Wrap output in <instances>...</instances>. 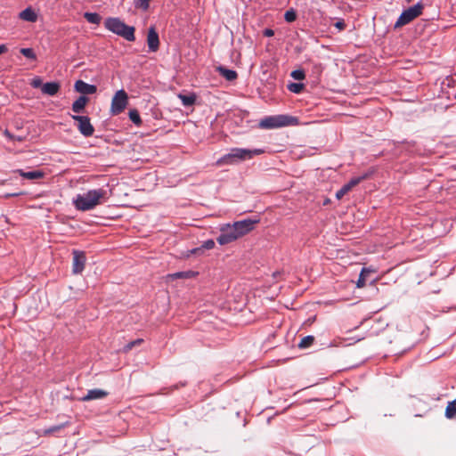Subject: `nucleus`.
Masks as SVG:
<instances>
[{"mask_svg": "<svg viewBox=\"0 0 456 456\" xmlns=\"http://www.w3.org/2000/svg\"><path fill=\"white\" fill-rule=\"evenodd\" d=\"M264 152L265 151L262 149L249 150L244 148H232L228 153L223 155L216 160V165L217 167L238 165Z\"/></svg>", "mask_w": 456, "mask_h": 456, "instance_id": "f257e3e1", "label": "nucleus"}, {"mask_svg": "<svg viewBox=\"0 0 456 456\" xmlns=\"http://www.w3.org/2000/svg\"><path fill=\"white\" fill-rule=\"evenodd\" d=\"M106 196L107 191L103 189L89 190L84 194H77L73 204L77 210L88 211L102 204Z\"/></svg>", "mask_w": 456, "mask_h": 456, "instance_id": "f03ea898", "label": "nucleus"}, {"mask_svg": "<svg viewBox=\"0 0 456 456\" xmlns=\"http://www.w3.org/2000/svg\"><path fill=\"white\" fill-rule=\"evenodd\" d=\"M104 27L129 42L135 40L134 27L126 25L119 18H107L104 21Z\"/></svg>", "mask_w": 456, "mask_h": 456, "instance_id": "7ed1b4c3", "label": "nucleus"}, {"mask_svg": "<svg viewBox=\"0 0 456 456\" xmlns=\"http://www.w3.org/2000/svg\"><path fill=\"white\" fill-rule=\"evenodd\" d=\"M298 124L296 117L289 115L267 116L259 121L258 126L262 129H274L279 127L295 126Z\"/></svg>", "mask_w": 456, "mask_h": 456, "instance_id": "20e7f679", "label": "nucleus"}, {"mask_svg": "<svg viewBox=\"0 0 456 456\" xmlns=\"http://www.w3.org/2000/svg\"><path fill=\"white\" fill-rule=\"evenodd\" d=\"M423 7V4L421 2H419L413 6H411L408 9L404 10L397 19L394 28H398L410 23L411 20H413L415 18H417L422 13Z\"/></svg>", "mask_w": 456, "mask_h": 456, "instance_id": "39448f33", "label": "nucleus"}, {"mask_svg": "<svg viewBox=\"0 0 456 456\" xmlns=\"http://www.w3.org/2000/svg\"><path fill=\"white\" fill-rule=\"evenodd\" d=\"M241 237L233 224H226L220 227V234L216 241L220 245L229 244Z\"/></svg>", "mask_w": 456, "mask_h": 456, "instance_id": "423d86ee", "label": "nucleus"}, {"mask_svg": "<svg viewBox=\"0 0 456 456\" xmlns=\"http://www.w3.org/2000/svg\"><path fill=\"white\" fill-rule=\"evenodd\" d=\"M128 104V95L124 89L116 92L110 105V112L112 115H118L124 111Z\"/></svg>", "mask_w": 456, "mask_h": 456, "instance_id": "0eeeda50", "label": "nucleus"}, {"mask_svg": "<svg viewBox=\"0 0 456 456\" xmlns=\"http://www.w3.org/2000/svg\"><path fill=\"white\" fill-rule=\"evenodd\" d=\"M71 118L77 122V126L82 135L90 137L94 134V127L87 116L72 115Z\"/></svg>", "mask_w": 456, "mask_h": 456, "instance_id": "6e6552de", "label": "nucleus"}, {"mask_svg": "<svg viewBox=\"0 0 456 456\" xmlns=\"http://www.w3.org/2000/svg\"><path fill=\"white\" fill-rule=\"evenodd\" d=\"M73 261H72V273L74 274H80L85 269L86 256L84 251L73 250Z\"/></svg>", "mask_w": 456, "mask_h": 456, "instance_id": "1a4fd4ad", "label": "nucleus"}, {"mask_svg": "<svg viewBox=\"0 0 456 456\" xmlns=\"http://www.w3.org/2000/svg\"><path fill=\"white\" fill-rule=\"evenodd\" d=\"M258 223V219L247 218L240 221L234 222L232 224L235 226L238 233L243 236L252 231L256 224Z\"/></svg>", "mask_w": 456, "mask_h": 456, "instance_id": "9d476101", "label": "nucleus"}, {"mask_svg": "<svg viewBox=\"0 0 456 456\" xmlns=\"http://www.w3.org/2000/svg\"><path fill=\"white\" fill-rule=\"evenodd\" d=\"M366 175L352 178L348 183H345L337 192L336 198L341 200L346 193H348L354 186L359 184Z\"/></svg>", "mask_w": 456, "mask_h": 456, "instance_id": "9b49d317", "label": "nucleus"}, {"mask_svg": "<svg viewBox=\"0 0 456 456\" xmlns=\"http://www.w3.org/2000/svg\"><path fill=\"white\" fill-rule=\"evenodd\" d=\"M147 44L150 52L155 53L159 50V38L158 33L156 32L153 27L149 28L147 35Z\"/></svg>", "mask_w": 456, "mask_h": 456, "instance_id": "f8f14e48", "label": "nucleus"}, {"mask_svg": "<svg viewBox=\"0 0 456 456\" xmlns=\"http://www.w3.org/2000/svg\"><path fill=\"white\" fill-rule=\"evenodd\" d=\"M74 89L82 94H94L97 91L94 85H90L83 80H77L74 85Z\"/></svg>", "mask_w": 456, "mask_h": 456, "instance_id": "ddd939ff", "label": "nucleus"}, {"mask_svg": "<svg viewBox=\"0 0 456 456\" xmlns=\"http://www.w3.org/2000/svg\"><path fill=\"white\" fill-rule=\"evenodd\" d=\"M108 393L102 389L94 388L88 390L86 395L82 397V401H91L96 399H102L107 396Z\"/></svg>", "mask_w": 456, "mask_h": 456, "instance_id": "4468645a", "label": "nucleus"}, {"mask_svg": "<svg viewBox=\"0 0 456 456\" xmlns=\"http://www.w3.org/2000/svg\"><path fill=\"white\" fill-rule=\"evenodd\" d=\"M19 18L25 21L36 22L38 16L35 10L31 6H28L19 13Z\"/></svg>", "mask_w": 456, "mask_h": 456, "instance_id": "2eb2a0df", "label": "nucleus"}, {"mask_svg": "<svg viewBox=\"0 0 456 456\" xmlns=\"http://www.w3.org/2000/svg\"><path fill=\"white\" fill-rule=\"evenodd\" d=\"M15 172L21 177L28 180H37L45 176V173L41 170L24 171L22 169H17Z\"/></svg>", "mask_w": 456, "mask_h": 456, "instance_id": "dca6fc26", "label": "nucleus"}, {"mask_svg": "<svg viewBox=\"0 0 456 456\" xmlns=\"http://www.w3.org/2000/svg\"><path fill=\"white\" fill-rule=\"evenodd\" d=\"M89 98L86 95H80L73 103H72V110L75 113H82L86 108V105L88 103Z\"/></svg>", "mask_w": 456, "mask_h": 456, "instance_id": "f3484780", "label": "nucleus"}, {"mask_svg": "<svg viewBox=\"0 0 456 456\" xmlns=\"http://www.w3.org/2000/svg\"><path fill=\"white\" fill-rule=\"evenodd\" d=\"M60 90V84L58 82H47L42 86L41 91L44 94L50 96L55 95Z\"/></svg>", "mask_w": 456, "mask_h": 456, "instance_id": "a211bd4d", "label": "nucleus"}, {"mask_svg": "<svg viewBox=\"0 0 456 456\" xmlns=\"http://www.w3.org/2000/svg\"><path fill=\"white\" fill-rule=\"evenodd\" d=\"M219 74L224 77L227 81H233L237 78L238 74L233 69H226L225 67L219 66L217 68Z\"/></svg>", "mask_w": 456, "mask_h": 456, "instance_id": "6ab92c4d", "label": "nucleus"}, {"mask_svg": "<svg viewBox=\"0 0 456 456\" xmlns=\"http://www.w3.org/2000/svg\"><path fill=\"white\" fill-rule=\"evenodd\" d=\"M179 99L182 101V103L185 107H190L194 104L196 101V96L193 94H178Z\"/></svg>", "mask_w": 456, "mask_h": 456, "instance_id": "aec40b11", "label": "nucleus"}, {"mask_svg": "<svg viewBox=\"0 0 456 456\" xmlns=\"http://www.w3.org/2000/svg\"><path fill=\"white\" fill-rule=\"evenodd\" d=\"M445 417L450 419L456 418V398L448 403L445 409Z\"/></svg>", "mask_w": 456, "mask_h": 456, "instance_id": "412c9836", "label": "nucleus"}, {"mask_svg": "<svg viewBox=\"0 0 456 456\" xmlns=\"http://www.w3.org/2000/svg\"><path fill=\"white\" fill-rule=\"evenodd\" d=\"M130 120L136 126H141L142 121L137 110L133 109L128 113Z\"/></svg>", "mask_w": 456, "mask_h": 456, "instance_id": "4be33fe9", "label": "nucleus"}, {"mask_svg": "<svg viewBox=\"0 0 456 456\" xmlns=\"http://www.w3.org/2000/svg\"><path fill=\"white\" fill-rule=\"evenodd\" d=\"M370 273V270L363 267L360 273L358 281L356 282L357 288H362L366 285V276Z\"/></svg>", "mask_w": 456, "mask_h": 456, "instance_id": "5701e85b", "label": "nucleus"}, {"mask_svg": "<svg viewBox=\"0 0 456 456\" xmlns=\"http://www.w3.org/2000/svg\"><path fill=\"white\" fill-rule=\"evenodd\" d=\"M84 17L89 23L96 25H98L102 20V17L96 12H86Z\"/></svg>", "mask_w": 456, "mask_h": 456, "instance_id": "b1692460", "label": "nucleus"}, {"mask_svg": "<svg viewBox=\"0 0 456 456\" xmlns=\"http://www.w3.org/2000/svg\"><path fill=\"white\" fill-rule=\"evenodd\" d=\"M314 341V336H312V335L305 336L299 342L298 347H300V348H307V347H309L310 346L313 345Z\"/></svg>", "mask_w": 456, "mask_h": 456, "instance_id": "393cba45", "label": "nucleus"}, {"mask_svg": "<svg viewBox=\"0 0 456 456\" xmlns=\"http://www.w3.org/2000/svg\"><path fill=\"white\" fill-rule=\"evenodd\" d=\"M20 53L31 61H37V54L32 48H21Z\"/></svg>", "mask_w": 456, "mask_h": 456, "instance_id": "a878e982", "label": "nucleus"}, {"mask_svg": "<svg viewBox=\"0 0 456 456\" xmlns=\"http://www.w3.org/2000/svg\"><path fill=\"white\" fill-rule=\"evenodd\" d=\"M304 87L305 86L302 83H291L288 86V89L295 94H300Z\"/></svg>", "mask_w": 456, "mask_h": 456, "instance_id": "bb28decb", "label": "nucleus"}, {"mask_svg": "<svg viewBox=\"0 0 456 456\" xmlns=\"http://www.w3.org/2000/svg\"><path fill=\"white\" fill-rule=\"evenodd\" d=\"M284 19L287 22H293L297 19V12L294 9L288 10L284 14Z\"/></svg>", "mask_w": 456, "mask_h": 456, "instance_id": "cd10ccee", "label": "nucleus"}, {"mask_svg": "<svg viewBox=\"0 0 456 456\" xmlns=\"http://www.w3.org/2000/svg\"><path fill=\"white\" fill-rule=\"evenodd\" d=\"M290 76L295 80H303L305 77V71L303 69H295L291 72Z\"/></svg>", "mask_w": 456, "mask_h": 456, "instance_id": "c85d7f7f", "label": "nucleus"}, {"mask_svg": "<svg viewBox=\"0 0 456 456\" xmlns=\"http://www.w3.org/2000/svg\"><path fill=\"white\" fill-rule=\"evenodd\" d=\"M142 342V339L141 338H138V339H135V340H133L129 343H127L125 346H124V351L125 352H128L130 351L134 346H137V345H140L141 343Z\"/></svg>", "mask_w": 456, "mask_h": 456, "instance_id": "c756f323", "label": "nucleus"}, {"mask_svg": "<svg viewBox=\"0 0 456 456\" xmlns=\"http://www.w3.org/2000/svg\"><path fill=\"white\" fill-rule=\"evenodd\" d=\"M171 276L174 279L189 278L191 277V272H177L173 273Z\"/></svg>", "mask_w": 456, "mask_h": 456, "instance_id": "7c9ffc66", "label": "nucleus"}, {"mask_svg": "<svg viewBox=\"0 0 456 456\" xmlns=\"http://www.w3.org/2000/svg\"><path fill=\"white\" fill-rule=\"evenodd\" d=\"M31 86L34 87V88H39L41 87L42 88V80L39 78V77H37V78H34L31 83H30Z\"/></svg>", "mask_w": 456, "mask_h": 456, "instance_id": "2f4dec72", "label": "nucleus"}, {"mask_svg": "<svg viewBox=\"0 0 456 456\" xmlns=\"http://www.w3.org/2000/svg\"><path fill=\"white\" fill-rule=\"evenodd\" d=\"M214 247L215 241L213 240H208L202 245V248L205 249H212Z\"/></svg>", "mask_w": 456, "mask_h": 456, "instance_id": "473e14b6", "label": "nucleus"}, {"mask_svg": "<svg viewBox=\"0 0 456 456\" xmlns=\"http://www.w3.org/2000/svg\"><path fill=\"white\" fill-rule=\"evenodd\" d=\"M25 193L23 191H17V192H12V193H6L4 197L8 199V198H11V197H18V196H21V195H24Z\"/></svg>", "mask_w": 456, "mask_h": 456, "instance_id": "72a5a7b5", "label": "nucleus"}, {"mask_svg": "<svg viewBox=\"0 0 456 456\" xmlns=\"http://www.w3.org/2000/svg\"><path fill=\"white\" fill-rule=\"evenodd\" d=\"M335 28H337L339 30H342L345 28L346 27V24L344 22V20H338L337 21L335 24H334Z\"/></svg>", "mask_w": 456, "mask_h": 456, "instance_id": "f704fd0d", "label": "nucleus"}, {"mask_svg": "<svg viewBox=\"0 0 456 456\" xmlns=\"http://www.w3.org/2000/svg\"><path fill=\"white\" fill-rule=\"evenodd\" d=\"M263 35L265 37H273L274 35V31L273 29H271V28H265L263 31Z\"/></svg>", "mask_w": 456, "mask_h": 456, "instance_id": "c9c22d12", "label": "nucleus"}, {"mask_svg": "<svg viewBox=\"0 0 456 456\" xmlns=\"http://www.w3.org/2000/svg\"><path fill=\"white\" fill-rule=\"evenodd\" d=\"M61 426H54L46 430V433H53L61 429Z\"/></svg>", "mask_w": 456, "mask_h": 456, "instance_id": "e433bc0d", "label": "nucleus"}, {"mask_svg": "<svg viewBox=\"0 0 456 456\" xmlns=\"http://www.w3.org/2000/svg\"><path fill=\"white\" fill-rule=\"evenodd\" d=\"M7 47L5 45H0V55L7 52Z\"/></svg>", "mask_w": 456, "mask_h": 456, "instance_id": "4c0bfd02", "label": "nucleus"}, {"mask_svg": "<svg viewBox=\"0 0 456 456\" xmlns=\"http://www.w3.org/2000/svg\"><path fill=\"white\" fill-rule=\"evenodd\" d=\"M199 250H200V248H194V249L191 250V253H196Z\"/></svg>", "mask_w": 456, "mask_h": 456, "instance_id": "58836bf2", "label": "nucleus"}, {"mask_svg": "<svg viewBox=\"0 0 456 456\" xmlns=\"http://www.w3.org/2000/svg\"><path fill=\"white\" fill-rule=\"evenodd\" d=\"M408 3L411 2L412 0H406Z\"/></svg>", "mask_w": 456, "mask_h": 456, "instance_id": "ea45409f", "label": "nucleus"}]
</instances>
